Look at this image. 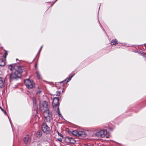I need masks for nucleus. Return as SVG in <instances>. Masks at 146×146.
<instances>
[{"label":"nucleus","instance_id":"f257e3e1","mask_svg":"<svg viewBox=\"0 0 146 146\" xmlns=\"http://www.w3.org/2000/svg\"><path fill=\"white\" fill-rule=\"evenodd\" d=\"M21 72L18 70H16L14 72H12L10 75V81L11 82L14 79H17L21 78Z\"/></svg>","mask_w":146,"mask_h":146},{"label":"nucleus","instance_id":"f03ea898","mask_svg":"<svg viewBox=\"0 0 146 146\" xmlns=\"http://www.w3.org/2000/svg\"><path fill=\"white\" fill-rule=\"evenodd\" d=\"M59 101H52V105L54 108H57V112L59 117H61L62 118L63 117L61 114L59 108Z\"/></svg>","mask_w":146,"mask_h":146},{"label":"nucleus","instance_id":"7ed1b4c3","mask_svg":"<svg viewBox=\"0 0 146 146\" xmlns=\"http://www.w3.org/2000/svg\"><path fill=\"white\" fill-rule=\"evenodd\" d=\"M40 108L42 110H47L49 109L46 101H40L39 102Z\"/></svg>","mask_w":146,"mask_h":146},{"label":"nucleus","instance_id":"20e7f679","mask_svg":"<svg viewBox=\"0 0 146 146\" xmlns=\"http://www.w3.org/2000/svg\"><path fill=\"white\" fill-rule=\"evenodd\" d=\"M25 83L27 87L29 89H31L35 86V84L33 81H31L29 79L25 80Z\"/></svg>","mask_w":146,"mask_h":146},{"label":"nucleus","instance_id":"39448f33","mask_svg":"<svg viewBox=\"0 0 146 146\" xmlns=\"http://www.w3.org/2000/svg\"><path fill=\"white\" fill-rule=\"evenodd\" d=\"M107 132L106 130H101L95 134L98 137H104L107 135Z\"/></svg>","mask_w":146,"mask_h":146},{"label":"nucleus","instance_id":"423d86ee","mask_svg":"<svg viewBox=\"0 0 146 146\" xmlns=\"http://www.w3.org/2000/svg\"><path fill=\"white\" fill-rule=\"evenodd\" d=\"M42 129L43 131L46 134H49L50 131V128L45 123H43L42 125Z\"/></svg>","mask_w":146,"mask_h":146},{"label":"nucleus","instance_id":"0eeeda50","mask_svg":"<svg viewBox=\"0 0 146 146\" xmlns=\"http://www.w3.org/2000/svg\"><path fill=\"white\" fill-rule=\"evenodd\" d=\"M5 78H3L1 77H0V87L1 88H4L6 82L5 81Z\"/></svg>","mask_w":146,"mask_h":146},{"label":"nucleus","instance_id":"6e6552de","mask_svg":"<svg viewBox=\"0 0 146 146\" xmlns=\"http://www.w3.org/2000/svg\"><path fill=\"white\" fill-rule=\"evenodd\" d=\"M72 134L76 136H81L82 134V131H78L76 130L72 132Z\"/></svg>","mask_w":146,"mask_h":146},{"label":"nucleus","instance_id":"1a4fd4ad","mask_svg":"<svg viewBox=\"0 0 146 146\" xmlns=\"http://www.w3.org/2000/svg\"><path fill=\"white\" fill-rule=\"evenodd\" d=\"M44 117L49 115V109L44 110Z\"/></svg>","mask_w":146,"mask_h":146},{"label":"nucleus","instance_id":"9d476101","mask_svg":"<svg viewBox=\"0 0 146 146\" xmlns=\"http://www.w3.org/2000/svg\"><path fill=\"white\" fill-rule=\"evenodd\" d=\"M16 64H12L8 66V68L11 70L16 68Z\"/></svg>","mask_w":146,"mask_h":146},{"label":"nucleus","instance_id":"9b49d317","mask_svg":"<svg viewBox=\"0 0 146 146\" xmlns=\"http://www.w3.org/2000/svg\"><path fill=\"white\" fill-rule=\"evenodd\" d=\"M42 135V132L41 131H38L36 133V136L37 137H40Z\"/></svg>","mask_w":146,"mask_h":146},{"label":"nucleus","instance_id":"f8f14e48","mask_svg":"<svg viewBox=\"0 0 146 146\" xmlns=\"http://www.w3.org/2000/svg\"><path fill=\"white\" fill-rule=\"evenodd\" d=\"M36 75L37 78L38 79H40L42 78L41 75L38 71H36Z\"/></svg>","mask_w":146,"mask_h":146},{"label":"nucleus","instance_id":"ddd939ff","mask_svg":"<svg viewBox=\"0 0 146 146\" xmlns=\"http://www.w3.org/2000/svg\"><path fill=\"white\" fill-rule=\"evenodd\" d=\"M70 137H65L64 139V141L66 143H70Z\"/></svg>","mask_w":146,"mask_h":146},{"label":"nucleus","instance_id":"4468645a","mask_svg":"<svg viewBox=\"0 0 146 146\" xmlns=\"http://www.w3.org/2000/svg\"><path fill=\"white\" fill-rule=\"evenodd\" d=\"M117 39H115L111 40V43L112 45H115L117 43Z\"/></svg>","mask_w":146,"mask_h":146},{"label":"nucleus","instance_id":"2eb2a0df","mask_svg":"<svg viewBox=\"0 0 146 146\" xmlns=\"http://www.w3.org/2000/svg\"><path fill=\"white\" fill-rule=\"evenodd\" d=\"M5 65V62L3 61L2 59H0V66H4Z\"/></svg>","mask_w":146,"mask_h":146},{"label":"nucleus","instance_id":"dca6fc26","mask_svg":"<svg viewBox=\"0 0 146 146\" xmlns=\"http://www.w3.org/2000/svg\"><path fill=\"white\" fill-rule=\"evenodd\" d=\"M70 143H75L76 141L74 138H72V137H70Z\"/></svg>","mask_w":146,"mask_h":146},{"label":"nucleus","instance_id":"f3484780","mask_svg":"<svg viewBox=\"0 0 146 146\" xmlns=\"http://www.w3.org/2000/svg\"><path fill=\"white\" fill-rule=\"evenodd\" d=\"M45 118L46 120V121L48 122H49L51 119V118L50 117V116H48L46 117H44Z\"/></svg>","mask_w":146,"mask_h":146},{"label":"nucleus","instance_id":"a211bd4d","mask_svg":"<svg viewBox=\"0 0 146 146\" xmlns=\"http://www.w3.org/2000/svg\"><path fill=\"white\" fill-rule=\"evenodd\" d=\"M29 139L28 136H27L24 138V142L25 144L27 143Z\"/></svg>","mask_w":146,"mask_h":146},{"label":"nucleus","instance_id":"6ab92c4d","mask_svg":"<svg viewBox=\"0 0 146 146\" xmlns=\"http://www.w3.org/2000/svg\"><path fill=\"white\" fill-rule=\"evenodd\" d=\"M87 131H83V137H86V136L87 132Z\"/></svg>","mask_w":146,"mask_h":146},{"label":"nucleus","instance_id":"aec40b11","mask_svg":"<svg viewBox=\"0 0 146 146\" xmlns=\"http://www.w3.org/2000/svg\"><path fill=\"white\" fill-rule=\"evenodd\" d=\"M42 91L39 90V88L38 87V90L36 91V93L37 94H40Z\"/></svg>","mask_w":146,"mask_h":146},{"label":"nucleus","instance_id":"412c9836","mask_svg":"<svg viewBox=\"0 0 146 146\" xmlns=\"http://www.w3.org/2000/svg\"><path fill=\"white\" fill-rule=\"evenodd\" d=\"M33 106L34 107H36V108H37V101H33Z\"/></svg>","mask_w":146,"mask_h":146},{"label":"nucleus","instance_id":"4be33fe9","mask_svg":"<svg viewBox=\"0 0 146 146\" xmlns=\"http://www.w3.org/2000/svg\"><path fill=\"white\" fill-rule=\"evenodd\" d=\"M73 76V75H72L70 76L69 78L68 79L67 81L66 82V84H67L68 82H69L70 81L72 78Z\"/></svg>","mask_w":146,"mask_h":146},{"label":"nucleus","instance_id":"5701e85b","mask_svg":"<svg viewBox=\"0 0 146 146\" xmlns=\"http://www.w3.org/2000/svg\"><path fill=\"white\" fill-rule=\"evenodd\" d=\"M142 56H143V57H144L146 59V54L144 53H141Z\"/></svg>","mask_w":146,"mask_h":146},{"label":"nucleus","instance_id":"b1692460","mask_svg":"<svg viewBox=\"0 0 146 146\" xmlns=\"http://www.w3.org/2000/svg\"><path fill=\"white\" fill-rule=\"evenodd\" d=\"M59 100V99L58 97H54L53 98V100Z\"/></svg>","mask_w":146,"mask_h":146},{"label":"nucleus","instance_id":"393cba45","mask_svg":"<svg viewBox=\"0 0 146 146\" xmlns=\"http://www.w3.org/2000/svg\"><path fill=\"white\" fill-rule=\"evenodd\" d=\"M60 91H57L56 92L57 95L58 96L60 95Z\"/></svg>","mask_w":146,"mask_h":146},{"label":"nucleus","instance_id":"a878e982","mask_svg":"<svg viewBox=\"0 0 146 146\" xmlns=\"http://www.w3.org/2000/svg\"><path fill=\"white\" fill-rule=\"evenodd\" d=\"M3 112H4V114H5V115H7V116H8V118H9V116H8V115H7V113L6 112V111H5V110H4V111Z\"/></svg>","mask_w":146,"mask_h":146},{"label":"nucleus","instance_id":"bb28decb","mask_svg":"<svg viewBox=\"0 0 146 146\" xmlns=\"http://www.w3.org/2000/svg\"><path fill=\"white\" fill-rule=\"evenodd\" d=\"M5 57L6 58V56L7 55V52L6 51L5 52Z\"/></svg>","mask_w":146,"mask_h":146},{"label":"nucleus","instance_id":"cd10ccee","mask_svg":"<svg viewBox=\"0 0 146 146\" xmlns=\"http://www.w3.org/2000/svg\"><path fill=\"white\" fill-rule=\"evenodd\" d=\"M58 140L60 141H61L62 140V139L61 138H60L58 139Z\"/></svg>","mask_w":146,"mask_h":146},{"label":"nucleus","instance_id":"c85d7f7f","mask_svg":"<svg viewBox=\"0 0 146 146\" xmlns=\"http://www.w3.org/2000/svg\"><path fill=\"white\" fill-rule=\"evenodd\" d=\"M42 46H41V47L40 48V49L39 50V53L40 52V51H41V49H42Z\"/></svg>","mask_w":146,"mask_h":146},{"label":"nucleus","instance_id":"c756f323","mask_svg":"<svg viewBox=\"0 0 146 146\" xmlns=\"http://www.w3.org/2000/svg\"><path fill=\"white\" fill-rule=\"evenodd\" d=\"M110 130H111V131H112L113 129L112 127H110Z\"/></svg>","mask_w":146,"mask_h":146},{"label":"nucleus","instance_id":"7c9ffc66","mask_svg":"<svg viewBox=\"0 0 146 146\" xmlns=\"http://www.w3.org/2000/svg\"><path fill=\"white\" fill-rule=\"evenodd\" d=\"M57 133H58V134L59 135H60V134L58 131H57Z\"/></svg>","mask_w":146,"mask_h":146},{"label":"nucleus","instance_id":"2f4dec72","mask_svg":"<svg viewBox=\"0 0 146 146\" xmlns=\"http://www.w3.org/2000/svg\"><path fill=\"white\" fill-rule=\"evenodd\" d=\"M18 67L19 69V68L21 67L20 66V65H19L18 66Z\"/></svg>","mask_w":146,"mask_h":146},{"label":"nucleus","instance_id":"473e14b6","mask_svg":"<svg viewBox=\"0 0 146 146\" xmlns=\"http://www.w3.org/2000/svg\"><path fill=\"white\" fill-rule=\"evenodd\" d=\"M1 110L3 112L4 111V110L2 108H1Z\"/></svg>","mask_w":146,"mask_h":146},{"label":"nucleus","instance_id":"72a5a7b5","mask_svg":"<svg viewBox=\"0 0 146 146\" xmlns=\"http://www.w3.org/2000/svg\"><path fill=\"white\" fill-rule=\"evenodd\" d=\"M35 117H36V118H38V119H39V117H38V116H35Z\"/></svg>","mask_w":146,"mask_h":146},{"label":"nucleus","instance_id":"f704fd0d","mask_svg":"<svg viewBox=\"0 0 146 146\" xmlns=\"http://www.w3.org/2000/svg\"><path fill=\"white\" fill-rule=\"evenodd\" d=\"M64 81H62V82H60V83H62L63 82H64Z\"/></svg>","mask_w":146,"mask_h":146},{"label":"nucleus","instance_id":"c9c22d12","mask_svg":"<svg viewBox=\"0 0 146 146\" xmlns=\"http://www.w3.org/2000/svg\"><path fill=\"white\" fill-rule=\"evenodd\" d=\"M36 66H37L36 64H35V68H36Z\"/></svg>","mask_w":146,"mask_h":146},{"label":"nucleus","instance_id":"e433bc0d","mask_svg":"<svg viewBox=\"0 0 146 146\" xmlns=\"http://www.w3.org/2000/svg\"><path fill=\"white\" fill-rule=\"evenodd\" d=\"M9 121H10V122L11 123V121L10 120V119H9ZM11 125H12V124H11Z\"/></svg>","mask_w":146,"mask_h":146},{"label":"nucleus","instance_id":"4c0bfd02","mask_svg":"<svg viewBox=\"0 0 146 146\" xmlns=\"http://www.w3.org/2000/svg\"><path fill=\"white\" fill-rule=\"evenodd\" d=\"M2 103H3V101H1Z\"/></svg>","mask_w":146,"mask_h":146},{"label":"nucleus","instance_id":"58836bf2","mask_svg":"<svg viewBox=\"0 0 146 146\" xmlns=\"http://www.w3.org/2000/svg\"><path fill=\"white\" fill-rule=\"evenodd\" d=\"M57 0H56L54 2V3H55L56 1Z\"/></svg>","mask_w":146,"mask_h":146},{"label":"nucleus","instance_id":"ea45409f","mask_svg":"<svg viewBox=\"0 0 146 146\" xmlns=\"http://www.w3.org/2000/svg\"><path fill=\"white\" fill-rule=\"evenodd\" d=\"M1 108L0 106V108L1 109Z\"/></svg>","mask_w":146,"mask_h":146}]
</instances>
